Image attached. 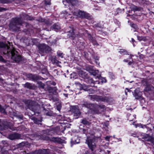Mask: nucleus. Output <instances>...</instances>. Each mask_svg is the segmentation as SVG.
I'll use <instances>...</instances> for the list:
<instances>
[{"mask_svg": "<svg viewBox=\"0 0 154 154\" xmlns=\"http://www.w3.org/2000/svg\"><path fill=\"white\" fill-rule=\"evenodd\" d=\"M83 105L92 110V113L94 114H99L106 110V107L105 105H94L93 104H90L87 102H85Z\"/></svg>", "mask_w": 154, "mask_h": 154, "instance_id": "obj_1", "label": "nucleus"}, {"mask_svg": "<svg viewBox=\"0 0 154 154\" xmlns=\"http://www.w3.org/2000/svg\"><path fill=\"white\" fill-rule=\"evenodd\" d=\"M94 139L93 136L91 137H87V139L86 143L88 144L89 148L92 151H93L96 147V145L94 142Z\"/></svg>", "mask_w": 154, "mask_h": 154, "instance_id": "obj_2", "label": "nucleus"}, {"mask_svg": "<svg viewBox=\"0 0 154 154\" xmlns=\"http://www.w3.org/2000/svg\"><path fill=\"white\" fill-rule=\"evenodd\" d=\"M11 55L12 59L16 62H19L21 60V57L18 53L15 51L14 48H12L11 51Z\"/></svg>", "mask_w": 154, "mask_h": 154, "instance_id": "obj_3", "label": "nucleus"}, {"mask_svg": "<svg viewBox=\"0 0 154 154\" xmlns=\"http://www.w3.org/2000/svg\"><path fill=\"white\" fill-rule=\"evenodd\" d=\"M133 94L135 99L139 100L141 103L143 104L145 103V101L144 98L141 96L142 92L140 91L139 88H137L135 89L134 91V92Z\"/></svg>", "mask_w": 154, "mask_h": 154, "instance_id": "obj_4", "label": "nucleus"}, {"mask_svg": "<svg viewBox=\"0 0 154 154\" xmlns=\"http://www.w3.org/2000/svg\"><path fill=\"white\" fill-rule=\"evenodd\" d=\"M71 111L76 119H77L80 116L81 112L77 107L75 106H72L71 109Z\"/></svg>", "mask_w": 154, "mask_h": 154, "instance_id": "obj_5", "label": "nucleus"}, {"mask_svg": "<svg viewBox=\"0 0 154 154\" xmlns=\"http://www.w3.org/2000/svg\"><path fill=\"white\" fill-rule=\"evenodd\" d=\"M39 50L42 52H47L51 50V48L48 46L44 44H40L39 46Z\"/></svg>", "mask_w": 154, "mask_h": 154, "instance_id": "obj_6", "label": "nucleus"}, {"mask_svg": "<svg viewBox=\"0 0 154 154\" xmlns=\"http://www.w3.org/2000/svg\"><path fill=\"white\" fill-rule=\"evenodd\" d=\"M91 99L93 100H96L97 101H105L106 99L102 97L95 95H91Z\"/></svg>", "mask_w": 154, "mask_h": 154, "instance_id": "obj_7", "label": "nucleus"}, {"mask_svg": "<svg viewBox=\"0 0 154 154\" xmlns=\"http://www.w3.org/2000/svg\"><path fill=\"white\" fill-rule=\"evenodd\" d=\"M73 14L78 17L82 18L86 17L87 15L86 13L81 11H79L77 12H74Z\"/></svg>", "mask_w": 154, "mask_h": 154, "instance_id": "obj_8", "label": "nucleus"}, {"mask_svg": "<svg viewBox=\"0 0 154 154\" xmlns=\"http://www.w3.org/2000/svg\"><path fill=\"white\" fill-rule=\"evenodd\" d=\"M63 2L65 6L68 5L66 4V3L74 5L78 3V1L77 0H63Z\"/></svg>", "mask_w": 154, "mask_h": 154, "instance_id": "obj_9", "label": "nucleus"}, {"mask_svg": "<svg viewBox=\"0 0 154 154\" xmlns=\"http://www.w3.org/2000/svg\"><path fill=\"white\" fill-rule=\"evenodd\" d=\"M0 47L1 48H5L6 49V51L4 52V54H8L10 52V50H9L10 47L8 45H5L3 43H0Z\"/></svg>", "mask_w": 154, "mask_h": 154, "instance_id": "obj_10", "label": "nucleus"}, {"mask_svg": "<svg viewBox=\"0 0 154 154\" xmlns=\"http://www.w3.org/2000/svg\"><path fill=\"white\" fill-rule=\"evenodd\" d=\"M88 71L91 75L94 76H96V77H95V79L97 78V76L100 75V74L98 73H99V72L98 70H94L93 69V67H91L90 69L88 70Z\"/></svg>", "mask_w": 154, "mask_h": 154, "instance_id": "obj_11", "label": "nucleus"}, {"mask_svg": "<svg viewBox=\"0 0 154 154\" xmlns=\"http://www.w3.org/2000/svg\"><path fill=\"white\" fill-rule=\"evenodd\" d=\"M82 88L84 91H88L89 93H93L95 92L93 88H89L84 84L82 85Z\"/></svg>", "mask_w": 154, "mask_h": 154, "instance_id": "obj_12", "label": "nucleus"}, {"mask_svg": "<svg viewBox=\"0 0 154 154\" xmlns=\"http://www.w3.org/2000/svg\"><path fill=\"white\" fill-rule=\"evenodd\" d=\"M20 137V134L17 133H14L11 134L8 136L9 138L11 140L19 139Z\"/></svg>", "mask_w": 154, "mask_h": 154, "instance_id": "obj_13", "label": "nucleus"}, {"mask_svg": "<svg viewBox=\"0 0 154 154\" xmlns=\"http://www.w3.org/2000/svg\"><path fill=\"white\" fill-rule=\"evenodd\" d=\"M79 76L84 79L87 77V73L84 70L80 69L78 72Z\"/></svg>", "mask_w": 154, "mask_h": 154, "instance_id": "obj_14", "label": "nucleus"}, {"mask_svg": "<svg viewBox=\"0 0 154 154\" xmlns=\"http://www.w3.org/2000/svg\"><path fill=\"white\" fill-rule=\"evenodd\" d=\"M12 22L14 25L20 24L22 23L21 18H16L13 19L12 20Z\"/></svg>", "mask_w": 154, "mask_h": 154, "instance_id": "obj_15", "label": "nucleus"}, {"mask_svg": "<svg viewBox=\"0 0 154 154\" xmlns=\"http://www.w3.org/2000/svg\"><path fill=\"white\" fill-rule=\"evenodd\" d=\"M152 137L151 136H149L147 134H146L142 138L144 139L145 141L151 142V140H152Z\"/></svg>", "mask_w": 154, "mask_h": 154, "instance_id": "obj_16", "label": "nucleus"}, {"mask_svg": "<svg viewBox=\"0 0 154 154\" xmlns=\"http://www.w3.org/2000/svg\"><path fill=\"white\" fill-rule=\"evenodd\" d=\"M79 138L77 136L75 137L72 139V142L74 144L78 143L79 142Z\"/></svg>", "mask_w": 154, "mask_h": 154, "instance_id": "obj_17", "label": "nucleus"}, {"mask_svg": "<svg viewBox=\"0 0 154 154\" xmlns=\"http://www.w3.org/2000/svg\"><path fill=\"white\" fill-rule=\"evenodd\" d=\"M97 78L99 79V81H101L102 83L106 82V80L105 78L101 77L100 75L97 76Z\"/></svg>", "mask_w": 154, "mask_h": 154, "instance_id": "obj_18", "label": "nucleus"}, {"mask_svg": "<svg viewBox=\"0 0 154 154\" xmlns=\"http://www.w3.org/2000/svg\"><path fill=\"white\" fill-rule=\"evenodd\" d=\"M136 118V115H130L128 116V120L130 121H133Z\"/></svg>", "mask_w": 154, "mask_h": 154, "instance_id": "obj_19", "label": "nucleus"}, {"mask_svg": "<svg viewBox=\"0 0 154 154\" xmlns=\"http://www.w3.org/2000/svg\"><path fill=\"white\" fill-rule=\"evenodd\" d=\"M69 33H70L71 36L72 37H74V36L75 35H78V33L75 32V30L73 29L72 31H69Z\"/></svg>", "mask_w": 154, "mask_h": 154, "instance_id": "obj_20", "label": "nucleus"}, {"mask_svg": "<svg viewBox=\"0 0 154 154\" xmlns=\"http://www.w3.org/2000/svg\"><path fill=\"white\" fill-rule=\"evenodd\" d=\"M103 125L102 127L103 128H104L106 130H107V128H108V127L109 125V124L108 122H104L103 124H102Z\"/></svg>", "mask_w": 154, "mask_h": 154, "instance_id": "obj_21", "label": "nucleus"}, {"mask_svg": "<svg viewBox=\"0 0 154 154\" xmlns=\"http://www.w3.org/2000/svg\"><path fill=\"white\" fill-rule=\"evenodd\" d=\"M53 27L55 30L56 31L59 30L60 29V28L59 26L57 24H55L53 25Z\"/></svg>", "mask_w": 154, "mask_h": 154, "instance_id": "obj_22", "label": "nucleus"}, {"mask_svg": "<svg viewBox=\"0 0 154 154\" xmlns=\"http://www.w3.org/2000/svg\"><path fill=\"white\" fill-rule=\"evenodd\" d=\"M25 86L26 87L29 89L33 88V87L32 85L29 83H27L26 84H25Z\"/></svg>", "mask_w": 154, "mask_h": 154, "instance_id": "obj_23", "label": "nucleus"}, {"mask_svg": "<svg viewBox=\"0 0 154 154\" xmlns=\"http://www.w3.org/2000/svg\"><path fill=\"white\" fill-rule=\"evenodd\" d=\"M119 52L122 54H127L128 52L124 49H121L119 51Z\"/></svg>", "mask_w": 154, "mask_h": 154, "instance_id": "obj_24", "label": "nucleus"}, {"mask_svg": "<svg viewBox=\"0 0 154 154\" xmlns=\"http://www.w3.org/2000/svg\"><path fill=\"white\" fill-rule=\"evenodd\" d=\"M130 25L131 26L134 28L133 30L132 29V30L134 32L136 31V29L137 28V25L134 23H131Z\"/></svg>", "mask_w": 154, "mask_h": 154, "instance_id": "obj_25", "label": "nucleus"}, {"mask_svg": "<svg viewBox=\"0 0 154 154\" xmlns=\"http://www.w3.org/2000/svg\"><path fill=\"white\" fill-rule=\"evenodd\" d=\"M81 123L84 125H89V122L86 119H83Z\"/></svg>", "mask_w": 154, "mask_h": 154, "instance_id": "obj_26", "label": "nucleus"}, {"mask_svg": "<svg viewBox=\"0 0 154 154\" xmlns=\"http://www.w3.org/2000/svg\"><path fill=\"white\" fill-rule=\"evenodd\" d=\"M153 88H154L153 87H151L150 85H147L144 89V91H150Z\"/></svg>", "mask_w": 154, "mask_h": 154, "instance_id": "obj_27", "label": "nucleus"}, {"mask_svg": "<svg viewBox=\"0 0 154 154\" xmlns=\"http://www.w3.org/2000/svg\"><path fill=\"white\" fill-rule=\"evenodd\" d=\"M88 80H86V81H87L89 83H93V84L95 83V82L92 79L88 78Z\"/></svg>", "mask_w": 154, "mask_h": 154, "instance_id": "obj_28", "label": "nucleus"}, {"mask_svg": "<svg viewBox=\"0 0 154 154\" xmlns=\"http://www.w3.org/2000/svg\"><path fill=\"white\" fill-rule=\"evenodd\" d=\"M78 45L77 46V47L78 48L79 50H82L84 48V47L82 45V43H80V45H79V44H77Z\"/></svg>", "mask_w": 154, "mask_h": 154, "instance_id": "obj_29", "label": "nucleus"}, {"mask_svg": "<svg viewBox=\"0 0 154 154\" xmlns=\"http://www.w3.org/2000/svg\"><path fill=\"white\" fill-rule=\"evenodd\" d=\"M39 87L40 88H44V87L45 85L44 84L42 83L41 82H39Z\"/></svg>", "mask_w": 154, "mask_h": 154, "instance_id": "obj_30", "label": "nucleus"}, {"mask_svg": "<svg viewBox=\"0 0 154 154\" xmlns=\"http://www.w3.org/2000/svg\"><path fill=\"white\" fill-rule=\"evenodd\" d=\"M0 111L2 113L5 112V109L0 105Z\"/></svg>", "mask_w": 154, "mask_h": 154, "instance_id": "obj_31", "label": "nucleus"}, {"mask_svg": "<svg viewBox=\"0 0 154 154\" xmlns=\"http://www.w3.org/2000/svg\"><path fill=\"white\" fill-rule=\"evenodd\" d=\"M45 4L47 5H50L51 4V1L49 0H46L45 1Z\"/></svg>", "mask_w": 154, "mask_h": 154, "instance_id": "obj_32", "label": "nucleus"}, {"mask_svg": "<svg viewBox=\"0 0 154 154\" xmlns=\"http://www.w3.org/2000/svg\"><path fill=\"white\" fill-rule=\"evenodd\" d=\"M111 136H107L106 137H105V139L107 140V141H109V139L110 138V137H111Z\"/></svg>", "mask_w": 154, "mask_h": 154, "instance_id": "obj_33", "label": "nucleus"}, {"mask_svg": "<svg viewBox=\"0 0 154 154\" xmlns=\"http://www.w3.org/2000/svg\"><path fill=\"white\" fill-rule=\"evenodd\" d=\"M133 9V10L135 11H137L138 10V7L136 6H134Z\"/></svg>", "mask_w": 154, "mask_h": 154, "instance_id": "obj_34", "label": "nucleus"}, {"mask_svg": "<svg viewBox=\"0 0 154 154\" xmlns=\"http://www.w3.org/2000/svg\"><path fill=\"white\" fill-rule=\"evenodd\" d=\"M58 55L59 56L61 57H63V54L62 53H57Z\"/></svg>", "mask_w": 154, "mask_h": 154, "instance_id": "obj_35", "label": "nucleus"}, {"mask_svg": "<svg viewBox=\"0 0 154 154\" xmlns=\"http://www.w3.org/2000/svg\"><path fill=\"white\" fill-rule=\"evenodd\" d=\"M137 38H138V39L140 41L144 40V38H143L142 37H140L137 36Z\"/></svg>", "mask_w": 154, "mask_h": 154, "instance_id": "obj_36", "label": "nucleus"}, {"mask_svg": "<svg viewBox=\"0 0 154 154\" xmlns=\"http://www.w3.org/2000/svg\"><path fill=\"white\" fill-rule=\"evenodd\" d=\"M80 33L81 34H86V33H87V31L85 30V32H81V31H80Z\"/></svg>", "mask_w": 154, "mask_h": 154, "instance_id": "obj_37", "label": "nucleus"}, {"mask_svg": "<svg viewBox=\"0 0 154 154\" xmlns=\"http://www.w3.org/2000/svg\"><path fill=\"white\" fill-rule=\"evenodd\" d=\"M52 140L53 141H56L57 140V139H58L57 138H55V137H53L52 138Z\"/></svg>", "mask_w": 154, "mask_h": 154, "instance_id": "obj_38", "label": "nucleus"}, {"mask_svg": "<svg viewBox=\"0 0 154 154\" xmlns=\"http://www.w3.org/2000/svg\"><path fill=\"white\" fill-rule=\"evenodd\" d=\"M94 58L96 60H98L99 59V57L97 56H94Z\"/></svg>", "mask_w": 154, "mask_h": 154, "instance_id": "obj_39", "label": "nucleus"}, {"mask_svg": "<svg viewBox=\"0 0 154 154\" xmlns=\"http://www.w3.org/2000/svg\"><path fill=\"white\" fill-rule=\"evenodd\" d=\"M151 142L154 145V138L152 137V140H151Z\"/></svg>", "mask_w": 154, "mask_h": 154, "instance_id": "obj_40", "label": "nucleus"}, {"mask_svg": "<svg viewBox=\"0 0 154 154\" xmlns=\"http://www.w3.org/2000/svg\"><path fill=\"white\" fill-rule=\"evenodd\" d=\"M129 60L128 59H124L123 60L124 62H129Z\"/></svg>", "mask_w": 154, "mask_h": 154, "instance_id": "obj_41", "label": "nucleus"}, {"mask_svg": "<svg viewBox=\"0 0 154 154\" xmlns=\"http://www.w3.org/2000/svg\"><path fill=\"white\" fill-rule=\"evenodd\" d=\"M3 60V59L2 56H0V61H2Z\"/></svg>", "mask_w": 154, "mask_h": 154, "instance_id": "obj_42", "label": "nucleus"}, {"mask_svg": "<svg viewBox=\"0 0 154 154\" xmlns=\"http://www.w3.org/2000/svg\"><path fill=\"white\" fill-rule=\"evenodd\" d=\"M5 10V8L0 7V11H1L3 10Z\"/></svg>", "mask_w": 154, "mask_h": 154, "instance_id": "obj_43", "label": "nucleus"}, {"mask_svg": "<svg viewBox=\"0 0 154 154\" xmlns=\"http://www.w3.org/2000/svg\"><path fill=\"white\" fill-rule=\"evenodd\" d=\"M34 122L36 124H38L39 123L38 122H37V119H36L34 120Z\"/></svg>", "mask_w": 154, "mask_h": 154, "instance_id": "obj_44", "label": "nucleus"}, {"mask_svg": "<svg viewBox=\"0 0 154 154\" xmlns=\"http://www.w3.org/2000/svg\"><path fill=\"white\" fill-rule=\"evenodd\" d=\"M132 63L130 61L128 62V64L129 65H131Z\"/></svg>", "mask_w": 154, "mask_h": 154, "instance_id": "obj_45", "label": "nucleus"}, {"mask_svg": "<svg viewBox=\"0 0 154 154\" xmlns=\"http://www.w3.org/2000/svg\"><path fill=\"white\" fill-rule=\"evenodd\" d=\"M128 59H131V58L132 57H131V55H128Z\"/></svg>", "mask_w": 154, "mask_h": 154, "instance_id": "obj_46", "label": "nucleus"}, {"mask_svg": "<svg viewBox=\"0 0 154 154\" xmlns=\"http://www.w3.org/2000/svg\"><path fill=\"white\" fill-rule=\"evenodd\" d=\"M117 139L118 140V141H122L121 138H119V139H118L117 138Z\"/></svg>", "mask_w": 154, "mask_h": 154, "instance_id": "obj_47", "label": "nucleus"}, {"mask_svg": "<svg viewBox=\"0 0 154 154\" xmlns=\"http://www.w3.org/2000/svg\"><path fill=\"white\" fill-rule=\"evenodd\" d=\"M64 95H65V96L66 97H67V95H68L67 94H64Z\"/></svg>", "mask_w": 154, "mask_h": 154, "instance_id": "obj_48", "label": "nucleus"}, {"mask_svg": "<svg viewBox=\"0 0 154 154\" xmlns=\"http://www.w3.org/2000/svg\"><path fill=\"white\" fill-rule=\"evenodd\" d=\"M131 40H132V42H133L134 41V40L132 38H131Z\"/></svg>", "mask_w": 154, "mask_h": 154, "instance_id": "obj_49", "label": "nucleus"}, {"mask_svg": "<svg viewBox=\"0 0 154 154\" xmlns=\"http://www.w3.org/2000/svg\"><path fill=\"white\" fill-rule=\"evenodd\" d=\"M57 109H58V110H60V108H58V106H57Z\"/></svg>", "mask_w": 154, "mask_h": 154, "instance_id": "obj_50", "label": "nucleus"}, {"mask_svg": "<svg viewBox=\"0 0 154 154\" xmlns=\"http://www.w3.org/2000/svg\"><path fill=\"white\" fill-rule=\"evenodd\" d=\"M8 44H9V46H10L11 45V43L10 42H8Z\"/></svg>", "mask_w": 154, "mask_h": 154, "instance_id": "obj_51", "label": "nucleus"}, {"mask_svg": "<svg viewBox=\"0 0 154 154\" xmlns=\"http://www.w3.org/2000/svg\"><path fill=\"white\" fill-rule=\"evenodd\" d=\"M113 137L114 138H115V135L113 136Z\"/></svg>", "mask_w": 154, "mask_h": 154, "instance_id": "obj_52", "label": "nucleus"}, {"mask_svg": "<svg viewBox=\"0 0 154 154\" xmlns=\"http://www.w3.org/2000/svg\"><path fill=\"white\" fill-rule=\"evenodd\" d=\"M96 63H98V65H99V63H97V61H96Z\"/></svg>", "mask_w": 154, "mask_h": 154, "instance_id": "obj_53", "label": "nucleus"}, {"mask_svg": "<svg viewBox=\"0 0 154 154\" xmlns=\"http://www.w3.org/2000/svg\"><path fill=\"white\" fill-rule=\"evenodd\" d=\"M107 152L108 153H109V152H110L109 151H107Z\"/></svg>", "mask_w": 154, "mask_h": 154, "instance_id": "obj_54", "label": "nucleus"}, {"mask_svg": "<svg viewBox=\"0 0 154 154\" xmlns=\"http://www.w3.org/2000/svg\"><path fill=\"white\" fill-rule=\"evenodd\" d=\"M95 45H97L98 44H97V43H96V44H95Z\"/></svg>", "mask_w": 154, "mask_h": 154, "instance_id": "obj_55", "label": "nucleus"}, {"mask_svg": "<svg viewBox=\"0 0 154 154\" xmlns=\"http://www.w3.org/2000/svg\"><path fill=\"white\" fill-rule=\"evenodd\" d=\"M87 77L86 78H85V79H87ZM86 80H87V79H86Z\"/></svg>", "mask_w": 154, "mask_h": 154, "instance_id": "obj_56", "label": "nucleus"}, {"mask_svg": "<svg viewBox=\"0 0 154 154\" xmlns=\"http://www.w3.org/2000/svg\"><path fill=\"white\" fill-rule=\"evenodd\" d=\"M133 125H135L134 124V123H133Z\"/></svg>", "mask_w": 154, "mask_h": 154, "instance_id": "obj_57", "label": "nucleus"}, {"mask_svg": "<svg viewBox=\"0 0 154 154\" xmlns=\"http://www.w3.org/2000/svg\"><path fill=\"white\" fill-rule=\"evenodd\" d=\"M99 83H100V82H98V84H99Z\"/></svg>", "mask_w": 154, "mask_h": 154, "instance_id": "obj_58", "label": "nucleus"}]
</instances>
